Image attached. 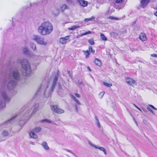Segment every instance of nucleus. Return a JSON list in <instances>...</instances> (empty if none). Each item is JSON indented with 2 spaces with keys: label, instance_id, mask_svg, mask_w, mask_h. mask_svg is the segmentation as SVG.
I'll use <instances>...</instances> for the list:
<instances>
[{
  "label": "nucleus",
  "instance_id": "nucleus-52",
  "mask_svg": "<svg viewBox=\"0 0 157 157\" xmlns=\"http://www.w3.org/2000/svg\"><path fill=\"white\" fill-rule=\"evenodd\" d=\"M91 33V32L90 31H89L88 32H87V33H88V34L90 33Z\"/></svg>",
  "mask_w": 157,
  "mask_h": 157
},
{
  "label": "nucleus",
  "instance_id": "nucleus-8",
  "mask_svg": "<svg viewBox=\"0 0 157 157\" xmlns=\"http://www.w3.org/2000/svg\"><path fill=\"white\" fill-rule=\"evenodd\" d=\"M58 85L57 92L59 94L62 96L66 94V89L65 88L63 89L62 88L61 84L59 83H58Z\"/></svg>",
  "mask_w": 157,
  "mask_h": 157
},
{
  "label": "nucleus",
  "instance_id": "nucleus-33",
  "mask_svg": "<svg viewBox=\"0 0 157 157\" xmlns=\"http://www.w3.org/2000/svg\"><path fill=\"white\" fill-rule=\"evenodd\" d=\"M89 43L91 45H93L94 44V40L93 39H91L88 40Z\"/></svg>",
  "mask_w": 157,
  "mask_h": 157
},
{
  "label": "nucleus",
  "instance_id": "nucleus-46",
  "mask_svg": "<svg viewBox=\"0 0 157 157\" xmlns=\"http://www.w3.org/2000/svg\"><path fill=\"white\" fill-rule=\"evenodd\" d=\"M133 105H134V106L136 108H137V109H138L139 110H140V111H141V109L139 108L136 105H135V104H133Z\"/></svg>",
  "mask_w": 157,
  "mask_h": 157
},
{
  "label": "nucleus",
  "instance_id": "nucleus-5",
  "mask_svg": "<svg viewBox=\"0 0 157 157\" xmlns=\"http://www.w3.org/2000/svg\"><path fill=\"white\" fill-rule=\"evenodd\" d=\"M8 92L6 90H2L1 92V97L3 98H0V108H2L5 106L6 102H9L10 98L8 96Z\"/></svg>",
  "mask_w": 157,
  "mask_h": 157
},
{
  "label": "nucleus",
  "instance_id": "nucleus-12",
  "mask_svg": "<svg viewBox=\"0 0 157 157\" xmlns=\"http://www.w3.org/2000/svg\"><path fill=\"white\" fill-rule=\"evenodd\" d=\"M1 134L3 137H10L12 136L8 131L5 130H2V131Z\"/></svg>",
  "mask_w": 157,
  "mask_h": 157
},
{
  "label": "nucleus",
  "instance_id": "nucleus-47",
  "mask_svg": "<svg viewBox=\"0 0 157 157\" xmlns=\"http://www.w3.org/2000/svg\"><path fill=\"white\" fill-rule=\"evenodd\" d=\"M67 151H68V152H70V153H71L72 154H73V155H75V154H74V153H73L72 152V151H71V150H67Z\"/></svg>",
  "mask_w": 157,
  "mask_h": 157
},
{
  "label": "nucleus",
  "instance_id": "nucleus-17",
  "mask_svg": "<svg viewBox=\"0 0 157 157\" xmlns=\"http://www.w3.org/2000/svg\"><path fill=\"white\" fill-rule=\"evenodd\" d=\"M43 147L46 150H49V147L48 145L46 142H43L41 144Z\"/></svg>",
  "mask_w": 157,
  "mask_h": 157
},
{
  "label": "nucleus",
  "instance_id": "nucleus-16",
  "mask_svg": "<svg viewBox=\"0 0 157 157\" xmlns=\"http://www.w3.org/2000/svg\"><path fill=\"white\" fill-rule=\"evenodd\" d=\"M94 63L96 65L101 67L102 66V63L101 60L98 58H95L94 60Z\"/></svg>",
  "mask_w": 157,
  "mask_h": 157
},
{
  "label": "nucleus",
  "instance_id": "nucleus-41",
  "mask_svg": "<svg viewBox=\"0 0 157 157\" xmlns=\"http://www.w3.org/2000/svg\"><path fill=\"white\" fill-rule=\"evenodd\" d=\"M74 106L75 107V108L76 112H78V108L77 105L76 104H75Z\"/></svg>",
  "mask_w": 157,
  "mask_h": 157
},
{
  "label": "nucleus",
  "instance_id": "nucleus-37",
  "mask_svg": "<svg viewBox=\"0 0 157 157\" xmlns=\"http://www.w3.org/2000/svg\"><path fill=\"white\" fill-rule=\"evenodd\" d=\"M147 108L148 110L151 112L153 114H155L154 112L151 109V108L150 107H149V106L147 107Z\"/></svg>",
  "mask_w": 157,
  "mask_h": 157
},
{
  "label": "nucleus",
  "instance_id": "nucleus-51",
  "mask_svg": "<svg viewBox=\"0 0 157 157\" xmlns=\"http://www.w3.org/2000/svg\"><path fill=\"white\" fill-rule=\"evenodd\" d=\"M31 144H32V145H35V143H34V142H31Z\"/></svg>",
  "mask_w": 157,
  "mask_h": 157
},
{
  "label": "nucleus",
  "instance_id": "nucleus-42",
  "mask_svg": "<svg viewBox=\"0 0 157 157\" xmlns=\"http://www.w3.org/2000/svg\"><path fill=\"white\" fill-rule=\"evenodd\" d=\"M123 0H116L115 2L117 3H120L122 2Z\"/></svg>",
  "mask_w": 157,
  "mask_h": 157
},
{
  "label": "nucleus",
  "instance_id": "nucleus-22",
  "mask_svg": "<svg viewBox=\"0 0 157 157\" xmlns=\"http://www.w3.org/2000/svg\"><path fill=\"white\" fill-rule=\"evenodd\" d=\"M31 48L35 51H37V49L36 44L33 43H31L30 44Z\"/></svg>",
  "mask_w": 157,
  "mask_h": 157
},
{
  "label": "nucleus",
  "instance_id": "nucleus-10",
  "mask_svg": "<svg viewBox=\"0 0 157 157\" xmlns=\"http://www.w3.org/2000/svg\"><path fill=\"white\" fill-rule=\"evenodd\" d=\"M88 143L92 147H94L95 148L98 149L103 151L105 155H106V152L105 150L104 147L99 146L98 145H95L93 144L90 141H89Z\"/></svg>",
  "mask_w": 157,
  "mask_h": 157
},
{
  "label": "nucleus",
  "instance_id": "nucleus-14",
  "mask_svg": "<svg viewBox=\"0 0 157 157\" xmlns=\"http://www.w3.org/2000/svg\"><path fill=\"white\" fill-rule=\"evenodd\" d=\"M149 0H141L140 1V6L144 8L148 3Z\"/></svg>",
  "mask_w": 157,
  "mask_h": 157
},
{
  "label": "nucleus",
  "instance_id": "nucleus-20",
  "mask_svg": "<svg viewBox=\"0 0 157 157\" xmlns=\"http://www.w3.org/2000/svg\"><path fill=\"white\" fill-rule=\"evenodd\" d=\"M39 107V105L38 104H36L33 106V113H35Z\"/></svg>",
  "mask_w": 157,
  "mask_h": 157
},
{
  "label": "nucleus",
  "instance_id": "nucleus-1",
  "mask_svg": "<svg viewBox=\"0 0 157 157\" xmlns=\"http://www.w3.org/2000/svg\"><path fill=\"white\" fill-rule=\"evenodd\" d=\"M58 76V75L56 74L51 77V79L53 80V82L51 88H48V83L47 82L45 83H43L42 84L39 90H40L41 89H43L44 95L45 97L48 98L51 96L52 93L57 83Z\"/></svg>",
  "mask_w": 157,
  "mask_h": 157
},
{
  "label": "nucleus",
  "instance_id": "nucleus-43",
  "mask_svg": "<svg viewBox=\"0 0 157 157\" xmlns=\"http://www.w3.org/2000/svg\"><path fill=\"white\" fill-rule=\"evenodd\" d=\"M75 96L77 98H79L80 97V94H78L77 93H75Z\"/></svg>",
  "mask_w": 157,
  "mask_h": 157
},
{
  "label": "nucleus",
  "instance_id": "nucleus-6",
  "mask_svg": "<svg viewBox=\"0 0 157 157\" xmlns=\"http://www.w3.org/2000/svg\"><path fill=\"white\" fill-rule=\"evenodd\" d=\"M33 39L36 41L38 44L44 46L47 45V43L44 40V38L37 35H34Z\"/></svg>",
  "mask_w": 157,
  "mask_h": 157
},
{
  "label": "nucleus",
  "instance_id": "nucleus-39",
  "mask_svg": "<svg viewBox=\"0 0 157 157\" xmlns=\"http://www.w3.org/2000/svg\"><path fill=\"white\" fill-rule=\"evenodd\" d=\"M148 106L151 107L153 109L157 110V109L152 105H149Z\"/></svg>",
  "mask_w": 157,
  "mask_h": 157
},
{
  "label": "nucleus",
  "instance_id": "nucleus-53",
  "mask_svg": "<svg viewBox=\"0 0 157 157\" xmlns=\"http://www.w3.org/2000/svg\"><path fill=\"white\" fill-rule=\"evenodd\" d=\"M39 90H38V91H37V92H36V94H37L39 92Z\"/></svg>",
  "mask_w": 157,
  "mask_h": 157
},
{
  "label": "nucleus",
  "instance_id": "nucleus-7",
  "mask_svg": "<svg viewBox=\"0 0 157 157\" xmlns=\"http://www.w3.org/2000/svg\"><path fill=\"white\" fill-rule=\"evenodd\" d=\"M50 108L53 112L57 113H62L64 112L63 109L59 108L58 105H51Z\"/></svg>",
  "mask_w": 157,
  "mask_h": 157
},
{
  "label": "nucleus",
  "instance_id": "nucleus-21",
  "mask_svg": "<svg viewBox=\"0 0 157 157\" xmlns=\"http://www.w3.org/2000/svg\"><path fill=\"white\" fill-rule=\"evenodd\" d=\"M71 98L78 105H81V103L73 95H71Z\"/></svg>",
  "mask_w": 157,
  "mask_h": 157
},
{
  "label": "nucleus",
  "instance_id": "nucleus-3",
  "mask_svg": "<svg viewBox=\"0 0 157 157\" xmlns=\"http://www.w3.org/2000/svg\"><path fill=\"white\" fill-rule=\"evenodd\" d=\"M11 76L14 80H10L7 84V89L10 92L13 93L15 90V87L18 81L21 79L19 72L17 70L13 71L11 74Z\"/></svg>",
  "mask_w": 157,
  "mask_h": 157
},
{
  "label": "nucleus",
  "instance_id": "nucleus-38",
  "mask_svg": "<svg viewBox=\"0 0 157 157\" xmlns=\"http://www.w3.org/2000/svg\"><path fill=\"white\" fill-rule=\"evenodd\" d=\"M90 52H92L93 53H94L95 52V51L92 48V47L90 46L89 48V51Z\"/></svg>",
  "mask_w": 157,
  "mask_h": 157
},
{
  "label": "nucleus",
  "instance_id": "nucleus-26",
  "mask_svg": "<svg viewBox=\"0 0 157 157\" xmlns=\"http://www.w3.org/2000/svg\"><path fill=\"white\" fill-rule=\"evenodd\" d=\"M80 27V26L76 25H73L71 27L69 28L68 29L71 30H74L75 29Z\"/></svg>",
  "mask_w": 157,
  "mask_h": 157
},
{
  "label": "nucleus",
  "instance_id": "nucleus-36",
  "mask_svg": "<svg viewBox=\"0 0 157 157\" xmlns=\"http://www.w3.org/2000/svg\"><path fill=\"white\" fill-rule=\"evenodd\" d=\"M84 54L86 56V58H88V56L90 55L89 51H84Z\"/></svg>",
  "mask_w": 157,
  "mask_h": 157
},
{
  "label": "nucleus",
  "instance_id": "nucleus-32",
  "mask_svg": "<svg viewBox=\"0 0 157 157\" xmlns=\"http://www.w3.org/2000/svg\"><path fill=\"white\" fill-rule=\"evenodd\" d=\"M42 123H44L45 122H46L49 123H51V121L47 119H45L42 120L41 121Z\"/></svg>",
  "mask_w": 157,
  "mask_h": 157
},
{
  "label": "nucleus",
  "instance_id": "nucleus-15",
  "mask_svg": "<svg viewBox=\"0 0 157 157\" xmlns=\"http://www.w3.org/2000/svg\"><path fill=\"white\" fill-rule=\"evenodd\" d=\"M35 132H34L32 130L30 132L29 135L31 138H33L34 139H36L38 137V136L35 133Z\"/></svg>",
  "mask_w": 157,
  "mask_h": 157
},
{
  "label": "nucleus",
  "instance_id": "nucleus-30",
  "mask_svg": "<svg viewBox=\"0 0 157 157\" xmlns=\"http://www.w3.org/2000/svg\"><path fill=\"white\" fill-rule=\"evenodd\" d=\"M100 36L101 39L102 40L104 41H106L107 40V38L105 36V35L101 33Z\"/></svg>",
  "mask_w": 157,
  "mask_h": 157
},
{
  "label": "nucleus",
  "instance_id": "nucleus-48",
  "mask_svg": "<svg viewBox=\"0 0 157 157\" xmlns=\"http://www.w3.org/2000/svg\"><path fill=\"white\" fill-rule=\"evenodd\" d=\"M87 69L90 71H91V69H90V67H89V66H88L87 67Z\"/></svg>",
  "mask_w": 157,
  "mask_h": 157
},
{
  "label": "nucleus",
  "instance_id": "nucleus-9",
  "mask_svg": "<svg viewBox=\"0 0 157 157\" xmlns=\"http://www.w3.org/2000/svg\"><path fill=\"white\" fill-rule=\"evenodd\" d=\"M31 110L28 109L26 112H25V114L24 115L23 117H25V118L23 119V125H22L21 123H20L21 126H22L25 124L26 122V120L29 118L31 116L32 114V113L30 112Z\"/></svg>",
  "mask_w": 157,
  "mask_h": 157
},
{
  "label": "nucleus",
  "instance_id": "nucleus-2",
  "mask_svg": "<svg viewBox=\"0 0 157 157\" xmlns=\"http://www.w3.org/2000/svg\"><path fill=\"white\" fill-rule=\"evenodd\" d=\"M53 30L52 24L47 21L41 23L38 28V33L42 36L49 35L52 32Z\"/></svg>",
  "mask_w": 157,
  "mask_h": 157
},
{
  "label": "nucleus",
  "instance_id": "nucleus-49",
  "mask_svg": "<svg viewBox=\"0 0 157 157\" xmlns=\"http://www.w3.org/2000/svg\"><path fill=\"white\" fill-rule=\"evenodd\" d=\"M82 0H76V2L77 3H79L80 1H81Z\"/></svg>",
  "mask_w": 157,
  "mask_h": 157
},
{
  "label": "nucleus",
  "instance_id": "nucleus-31",
  "mask_svg": "<svg viewBox=\"0 0 157 157\" xmlns=\"http://www.w3.org/2000/svg\"><path fill=\"white\" fill-rule=\"evenodd\" d=\"M95 118L96 120V122L97 123V125H98V127H100L101 125L100 124L98 120L97 117V116H95Z\"/></svg>",
  "mask_w": 157,
  "mask_h": 157
},
{
  "label": "nucleus",
  "instance_id": "nucleus-54",
  "mask_svg": "<svg viewBox=\"0 0 157 157\" xmlns=\"http://www.w3.org/2000/svg\"><path fill=\"white\" fill-rule=\"evenodd\" d=\"M156 9L157 10V6L156 7Z\"/></svg>",
  "mask_w": 157,
  "mask_h": 157
},
{
  "label": "nucleus",
  "instance_id": "nucleus-4",
  "mask_svg": "<svg viewBox=\"0 0 157 157\" xmlns=\"http://www.w3.org/2000/svg\"><path fill=\"white\" fill-rule=\"evenodd\" d=\"M21 70L22 74L25 76L29 75L31 72L30 65L29 61L26 59H23L21 61Z\"/></svg>",
  "mask_w": 157,
  "mask_h": 157
},
{
  "label": "nucleus",
  "instance_id": "nucleus-27",
  "mask_svg": "<svg viewBox=\"0 0 157 157\" xmlns=\"http://www.w3.org/2000/svg\"><path fill=\"white\" fill-rule=\"evenodd\" d=\"M23 52L25 54L27 55H28L29 54L28 49L26 47H25L23 49Z\"/></svg>",
  "mask_w": 157,
  "mask_h": 157
},
{
  "label": "nucleus",
  "instance_id": "nucleus-19",
  "mask_svg": "<svg viewBox=\"0 0 157 157\" xmlns=\"http://www.w3.org/2000/svg\"><path fill=\"white\" fill-rule=\"evenodd\" d=\"M79 4L81 6L84 7L87 6V2L86 1L82 0L81 1H80Z\"/></svg>",
  "mask_w": 157,
  "mask_h": 157
},
{
  "label": "nucleus",
  "instance_id": "nucleus-35",
  "mask_svg": "<svg viewBox=\"0 0 157 157\" xmlns=\"http://www.w3.org/2000/svg\"><path fill=\"white\" fill-rule=\"evenodd\" d=\"M105 94V92H100L99 94V97L100 98H102L103 97V96Z\"/></svg>",
  "mask_w": 157,
  "mask_h": 157
},
{
  "label": "nucleus",
  "instance_id": "nucleus-29",
  "mask_svg": "<svg viewBox=\"0 0 157 157\" xmlns=\"http://www.w3.org/2000/svg\"><path fill=\"white\" fill-rule=\"evenodd\" d=\"M102 83L104 85L107 87H110L112 85V84L111 83H109L105 82H103Z\"/></svg>",
  "mask_w": 157,
  "mask_h": 157
},
{
  "label": "nucleus",
  "instance_id": "nucleus-44",
  "mask_svg": "<svg viewBox=\"0 0 157 157\" xmlns=\"http://www.w3.org/2000/svg\"><path fill=\"white\" fill-rule=\"evenodd\" d=\"M88 34V33H87V32H86L84 33H83L81 35H79V36H82L84 35H86Z\"/></svg>",
  "mask_w": 157,
  "mask_h": 157
},
{
  "label": "nucleus",
  "instance_id": "nucleus-50",
  "mask_svg": "<svg viewBox=\"0 0 157 157\" xmlns=\"http://www.w3.org/2000/svg\"><path fill=\"white\" fill-rule=\"evenodd\" d=\"M154 15L157 17V11H156L154 13Z\"/></svg>",
  "mask_w": 157,
  "mask_h": 157
},
{
  "label": "nucleus",
  "instance_id": "nucleus-25",
  "mask_svg": "<svg viewBox=\"0 0 157 157\" xmlns=\"http://www.w3.org/2000/svg\"><path fill=\"white\" fill-rule=\"evenodd\" d=\"M17 117V116H15L11 118L10 119L8 120L7 122L5 123V124H9L12 121H13L14 119Z\"/></svg>",
  "mask_w": 157,
  "mask_h": 157
},
{
  "label": "nucleus",
  "instance_id": "nucleus-13",
  "mask_svg": "<svg viewBox=\"0 0 157 157\" xmlns=\"http://www.w3.org/2000/svg\"><path fill=\"white\" fill-rule=\"evenodd\" d=\"M70 36H67L65 37H62L59 39V42L62 44H64L66 43L67 40Z\"/></svg>",
  "mask_w": 157,
  "mask_h": 157
},
{
  "label": "nucleus",
  "instance_id": "nucleus-11",
  "mask_svg": "<svg viewBox=\"0 0 157 157\" xmlns=\"http://www.w3.org/2000/svg\"><path fill=\"white\" fill-rule=\"evenodd\" d=\"M126 82L129 85L134 86V85H136L137 83L133 79L131 78H128L126 79Z\"/></svg>",
  "mask_w": 157,
  "mask_h": 157
},
{
  "label": "nucleus",
  "instance_id": "nucleus-45",
  "mask_svg": "<svg viewBox=\"0 0 157 157\" xmlns=\"http://www.w3.org/2000/svg\"><path fill=\"white\" fill-rule=\"evenodd\" d=\"M151 56L153 57L157 58V54H153L151 55Z\"/></svg>",
  "mask_w": 157,
  "mask_h": 157
},
{
  "label": "nucleus",
  "instance_id": "nucleus-24",
  "mask_svg": "<svg viewBox=\"0 0 157 157\" xmlns=\"http://www.w3.org/2000/svg\"><path fill=\"white\" fill-rule=\"evenodd\" d=\"M60 8L62 11H63L65 9H68L69 7L66 4H63L61 5Z\"/></svg>",
  "mask_w": 157,
  "mask_h": 157
},
{
  "label": "nucleus",
  "instance_id": "nucleus-34",
  "mask_svg": "<svg viewBox=\"0 0 157 157\" xmlns=\"http://www.w3.org/2000/svg\"><path fill=\"white\" fill-rule=\"evenodd\" d=\"M66 2L69 4L74 5L73 0H66Z\"/></svg>",
  "mask_w": 157,
  "mask_h": 157
},
{
  "label": "nucleus",
  "instance_id": "nucleus-28",
  "mask_svg": "<svg viewBox=\"0 0 157 157\" xmlns=\"http://www.w3.org/2000/svg\"><path fill=\"white\" fill-rule=\"evenodd\" d=\"M95 17H94L92 16L90 18H87L85 19L84 21L86 22H87L89 21H93L95 19Z\"/></svg>",
  "mask_w": 157,
  "mask_h": 157
},
{
  "label": "nucleus",
  "instance_id": "nucleus-18",
  "mask_svg": "<svg viewBox=\"0 0 157 157\" xmlns=\"http://www.w3.org/2000/svg\"><path fill=\"white\" fill-rule=\"evenodd\" d=\"M139 38L142 41H144L146 40L145 34L144 33H141L140 34Z\"/></svg>",
  "mask_w": 157,
  "mask_h": 157
},
{
  "label": "nucleus",
  "instance_id": "nucleus-40",
  "mask_svg": "<svg viewBox=\"0 0 157 157\" xmlns=\"http://www.w3.org/2000/svg\"><path fill=\"white\" fill-rule=\"evenodd\" d=\"M109 18L111 19H114V20H118V18H117L114 17H109Z\"/></svg>",
  "mask_w": 157,
  "mask_h": 157
},
{
  "label": "nucleus",
  "instance_id": "nucleus-23",
  "mask_svg": "<svg viewBox=\"0 0 157 157\" xmlns=\"http://www.w3.org/2000/svg\"><path fill=\"white\" fill-rule=\"evenodd\" d=\"M41 130V128L39 127H36L34 128L32 130L35 133H38L40 132Z\"/></svg>",
  "mask_w": 157,
  "mask_h": 157
}]
</instances>
